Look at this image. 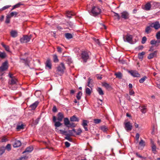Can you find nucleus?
<instances>
[{
	"instance_id": "nucleus-1",
	"label": "nucleus",
	"mask_w": 160,
	"mask_h": 160,
	"mask_svg": "<svg viewBox=\"0 0 160 160\" xmlns=\"http://www.w3.org/2000/svg\"><path fill=\"white\" fill-rule=\"evenodd\" d=\"M79 120V118L75 115H74L70 117V120L67 118H64V124L66 127L68 128H73L76 127L77 124L73 122H78Z\"/></svg>"
},
{
	"instance_id": "nucleus-2",
	"label": "nucleus",
	"mask_w": 160,
	"mask_h": 160,
	"mask_svg": "<svg viewBox=\"0 0 160 160\" xmlns=\"http://www.w3.org/2000/svg\"><path fill=\"white\" fill-rule=\"evenodd\" d=\"M82 132V131H60V133L66 135L65 138L69 141H72L71 136L79 135Z\"/></svg>"
},
{
	"instance_id": "nucleus-3",
	"label": "nucleus",
	"mask_w": 160,
	"mask_h": 160,
	"mask_svg": "<svg viewBox=\"0 0 160 160\" xmlns=\"http://www.w3.org/2000/svg\"><path fill=\"white\" fill-rule=\"evenodd\" d=\"M123 38L124 42H127L131 44L132 43V35L128 34L125 36L123 35Z\"/></svg>"
},
{
	"instance_id": "nucleus-4",
	"label": "nucleus",
	"mask_w": 160,
	"mask_h": 160,
	"mask_svg": "<svg viewBox=\"0 0 160 160\" xmlns=\"http://www.w3.org/2000/svg\"><path fill=\"white\" fill-rule=\"evenodd\" d=\"M93 16H95L100 13V9L98 7H93L91 11Z\"/></svg>"
},
{
	"instance_id": "nucleus-5",
	"label": "nucleus",
	"mask_w": 160,
	"mask_h": 160,
	"mask_svg": "<svg viewBox=\"0 0 160 160\" xmlns=\"http://www.w3.org/2000/svg\"><path fill=\"white\" fill-rule=\"evenodd\" d=\"M82 58L84 62H86L87 60L89 58V56L88 53L85 51H83L82 53Z\"/></svg>"
},
{
	"instance_id": "nucleus-6",
	"label": "nucleus",
	"mask_w": 160,
	"mask_h": 160,
	"mask_svg": "<svg viewBox=\"0 0 160 160\" xmlns=\"http://www.w3.org/2000/svg\"><path fill=\"white\" fill-rule=\"evenodd\" d=\"M8 62L7 61H5L3 62L2 66L0 67V72H2L7 70L8 68Z\"/></svg>"
},
{
	"instance_id": "nucleus-7",
	"label": "nucleus",
	"mask_w": 160,
	"mask_h": 160,
	"mask_svg": "<svg viewBox=\"0 0 160 160\" xmlns=\"http://www.w3.org/2000/svg\"><path fill=\"white\" fill-rule=\"evenodd\" d=\"M30 38L28 35L24 36L20 39V41L22 43H27L29 41Z\"/></svg>"
},
{
	"instance_id": "nucleus-8",
	"label": "nucleus",
	"mask_w": 160,
	"mask_h": 160,
	"mask_svg": "<svg viewBox=\"0 0 160 160\" xmlns=\"http://www.w3.org/2000/svg\"><path fill=\"white\" fill-rule=\"evenodd\" d=\"M65 68V66L63 63H61L57 68V70L58 72L63 73Z\"/></svg>"
},
{
	"instance_id": "nucleus-9",
	"label": "nucleus",
	"mask_w": 160,
	"mask_h": 160,
	"mask_svg": "<svg viewBox=\"0 0 160 160\" xmlns=\"http://www.w3.org/2000/svg\"><path fill=\"white\" fill-rule=\"evenodd\" d=\"M151 26L154 28L155 29H158L160 28V24L159 22L156 21L151 23Z\"/></svg>"
},
{
	"instance_id": "nucleus-10",
	"label": "nucleus",
	"mask_w": 160,
	"mask_h": 160,
	"mask_svg": "<svg viewBox=\"0 0 160 160\" xmlns=\"http://www.w3.org/2000/svg\"><path fill=\"white\" fill-rule=\"evenodd\" d=\"M121 17L124 19H127L129 18V14L127 11H123L121 13Z\"/></svg>"
},
{
	"instance_id": "nucleus-11",
	"label": "nucleus",
	"mask_w": 160,
	"mask_h": 160,
	"mask_svg": "<svg viewBox=\"0 0 160 160\" xmlns=\"http://www.w3.org/2000/svg\"><path fill=\"white\" fill-rule=\"evenodd\" d=\"M128 72L133 77H139L140 75L136 71L131 70L129 71Z\"/></svg>"
},
{
	"instance_id": "nucleus-12",
	"label": "nucleus",
	"mask_w": 160,
	"mask_h": 160,
	"mask_svg": "<svg viewBox=\"0 0 160 160\" xmlns=\"http://www.w3.org/2000/svg\"><path fill=\"white\" fill-rule=\"evenodd\" d=\"M139 146L138 148L139 149L142 150L145 145V142L142 139H141L139 143Z\"/></svg>"
},
{
	"instance_id": "nucleus-13",
	"label": "nucleus",
	"mask_w": 160,
	"mask_h": 160,
	"mask_svg": "<svg viewBox=\"0 0 160 160\" xmlns=\"http://www.w3.org/2000/svg\"><path fill=\"white\" fill-rule=\"evenodd\" d=\"M125 127L127 130H131L132 129V125L129 122L125 123Z\"/></svg>"
},
{
	"instance_id": "nucleus-14",
	"label": "nucleus",
	"mask_w": 160,
	"mask_h": 160,
	"mask_svg": "<svg viewBox=\"0 0 160 160\" xmlns=\"http://www.w3.org/2000/svg\"><path fill=\"white\" fill-rule=\"evenodd\" d=\"M66 16L67 17L69 18H71L72 16H74L76 15V13L72 11H66Z\"/></svg>"
},
{
	"instance_id": "nucleus-15",
	"label": "nucleus",
	"mask_w": 160,
	"mask_h": 160,
	"mask_svg": "<svg viewBox=\"0 0 160 160\" xmlns=\"http://www.w3.org/2000/svg\"><path fill=\"white\" fill-rule=\"evenodd\" d=\"M160 42V41L159 40H152L150 41V44H151L154 45V46L156 47L159 46Z\"/></svg>"
},
{
	"instance_id": "nucleus-16",
	"label": "nucleus",
	"mask_w": 160,
	"mask_h": 160,
	"mask_svg": "<svg viewBox=\"0 0 160 160\" xmlns=\"http://www.w3.org/2000/svg\"><path fill=\"white\" fill-rule=\"evenodd\" d=\"M46 66L49 69H51L52 68V64L51 60L49 59H48L46 63Z\"/></svg>"
},
{
	"instance_id": "nucleus-17",
	"label": "nucleus",
	"mask_w": 160,
	"mask_h": 160,
	"mask_svg": "<svg viewBox=\"0 0 160 160\" xmlns=\"http://www.w3.org/2000/svg\"><path fill=\"white\" fill-rule=\"evenodd\" d=\"M38 103L39 102L38 101L35 102L30 106L29 108H31V110L35 109L37 106Z\"/></svg>"
},
{
	"instance_id": "nucleus-18",
	"label": "nucleus",
	"mask_w": 160,
	"mask_h": 160,
	"mask_svg": "<svg viewBox=\"0 0 160 160\" xmlns=\"http://www.w3.org/2000/svg\"><path fill=\"white\" fill-rule=\"evenodd\" d=\"M88 121L87 120H83L82 121V125L85 129V130H88V129L87 127L88 126Z\"/></svg>"
},
{
	"instance_id": "nucleus-19",
	"label": "nucleus",
	"mask_w": 160,
	"mask_h": 160,
	"mask_svg": "<svg viewBox=\"0 0 160 160\" xmlns=\"http://www.w3.org/2000/svg\"><path fill=\"white\" fill-rule=\"evenodd\" d=\"M21 142L18 140H16L13 145V146L14 148H17L21 146Z\"/></svg>"
},
{
	"instance_id": "nucleus-20",
	"label": "nucleus",
	"mask_w": 160,
	"mask_h": 160,
	"mask_svg": "<svg viewBox=\"0 0 160 160\" xmlns=\"http://www.w3.org/2000/svg\"><path fill=\"white\" fill-rule=\"evenodd\" d=\"M64 118L63 114L61 112H59L58 114L57 119L59 121H61Z\"/></svg>"
},
{
	"instance_id": "nucleus-21",
	"label": "nucleus",
	"mask_w": 160,
	"mask_h": 160,
	"mask_svg": "<svg viewBox=\"0 0 160 160\" xmlns=\"http://www.w3.org/2000/svg\"><path fill=\"white\" fill-rule=\"evenodd\" d=\"M157 51H156L150 54L148 57V59H150L156 56Z\"/></svg>"
},
{
	"instance_id": "nucleus-22",
	"label": "nucleus",
	"mask_w": 160,
	"mask_h": 160,
	"mask_svg": "<svg viewBox=\"0 0 160 160\" xmlns=\"http://www.w3.org/2000/svg\"><path fill=\"white\" fill-rule=\"evenodd\" d=\"M33 150V148L32 147H29L27 148L23 152V153L28 152H30Z\"/></svg>"
},
{
	"instance_id": "nucleus-23",
	"label": "nucleus",
	"mask_w": 160,
	"mask_h": 160,
	"mask_svg": "<svg viewBox=\"0 0 160 160\" xmlns=\"http://www.w3.org/2000/svg\"><path fill=\"white\" fill-rule=\"evenodd\" d=\"M152 27L151 25L149 26H147L145 29V32L147 34L149 33L152 31Z\"/></svg>"
},
{
	"instance_id": "nucleus-24",
	"label": "nucleus",
	"mask_w": 160,
	"mask_h": 160,
	"mask_svg": "<svg viewBox=\"0 0 160 160\" xmlns=\"http://www.w3.org/2000/svg\"><path fill=\"white\" fill-rule=\"evenodd\" d=\"M11 35L13 38H15L18 36L17 32L15 30H12L10 32Z\"/></svg>"
},
{
	"instance_id": "nucleus-25",
	"label": "nucleus",
	"mask_w": 160,
	"mask_h": 160,
	"mask_svg": "<svg viewBox=\"0 0 160 160\" xmlns=\"http://www.w3.org/2000/svg\"><path fill=\"white\" fill-rule=\"evenodd\" d=\"M17 79L14 78L11 79L9 83L10 85H13L16 84L17 83Z\"/></svg>"
},
{
	"instance_id": "nucleus-26",
	"label": "nucleus",
	"mask_w": 160,
	"mask_h": 160,
	"mask_svg": "<svg viewBox=\"0 0 160 160\" xmlns=\"http://www.w3.org/2000/svg\"><path fill=\"white\" fill-rule=\"evenodd\" d=\"M20 60H21L22 61V63H24V64L26 66H29L28 64H29V62L28 61V60L27 58L24 59H23L22 58H21Z\"/></svg>"
},
{
	"instance_id": "nucleus-27",
	"label": "nucleus",
	"mask_w": 160,
	"mask_h": 160,
	"mask_svg": "<svg viewBox=\"0 0 160 160\" xmlns=\"http://www.w3.org/2000/svg\"><path fill=\"white\" fill-rule=\"evenodd\" d=\"M92 80L90 78H89L87 86L90 88H91L92 87Z\"/></svg>"
},
{
	"instance_id": "nucleus-28",
	"label": "nucleus",
	"mask_w": 160,
	"mask_h": 160,
	"mask_svg": "<svg viewBox=\"0 0 160 160\" xmlns=\"http://www.w3.org/2000/svg\"><path fill=\"white\" fill-rule=\"evenodd\" d=\"M151 8V4L149 2H148L145 5V8L146 10H149Z\"/></svg>"
},
{
	"instance_id": "nucleus-29",
	"label": "nucleus",
	"mask_w": 160,
	"mask_h": 160,
	"mask_svg": "<svg viewBox=\"0 0 160 160\" xmlns=\"http://www.w3.org/2000/svg\"><path fill=\"white\" fill-rule=\"evenodd\" d=\"M116 78L121 79L122 77V74L120 72H118L114 74Z\"/></svg>"
},
{
	"instance_id": "nucleus-30",
	"label": "nucleus",
	"mask_w": 160,
	"mask_h": 160,
	"mask_svg": "<svg viewBox=\"0 0 160 160\" xmlns=\"http://www.w3.org/2000/svg\"><path fill=\"white\" fill-rule=\"evenodd\" d=\"M53 59L54 62L55 63L58 62L59 61L58 56L56 54L53 55Z\"/></svg>"
},
{
	"instance_id": "nucleus-31",
	"label": "nucleus",
	"mask_w": 160,
	"mask_h": 160,
	"mask_svg": "<svg viewBox=\"0 0 160 160\" xmlns=\"http://www.w3.org/2000/svg\"><path fill=\"white\" fill-rule=\"evenodd\" d=\"M65 37L68 39H70L72 38V35L69 33H65Z\"/></svg>"
},
{
	"instance_id": "nucleus-32",
	"label": "nucleus",
	"mask_w": 160,
	"mask_h": 160,
	"mask_svg": "<svg viewBox=\"0 0 160 160\" xmlns=\"http://www.w3.org/2000/svg\"><path fill=\"white\" fill-rule=\"evenodd\" d=\"M145 54V52H142L141 53H139L138 54V58L141 60L142 59L143 55Z\"/></svg>"
},
{
	"instance_id": "nucleus-33",
	"label": "nucleus",
	"mask_w": 160,
	"mask_h": 160,
	"mask_svg": "<svg viewBox=\"0 0 160 160\" xmlns=\"http://www.w3.org/2000/svg\"><path fill=\"white\" fill-rule=\"evenodd\" d=\"M6 56V54L5 52H0V58H5Z\"/></svg>"
},
{
	"instance_id": "nucleus-34",
	"label": "nucleus",
	"mask_w": 160,
	"mask_h": 160,
	"mask_svg": "<svg viewBox=\"0 0 160 160\" xmlns=\"http://www.w3.org/2000/svg\"><path fill=\"white\" fill-rule=\"evenodd\" d=\"M24 125L23 124H21L20 125H18L17 126L16 129L18 130L22 129H24Z\"/></svg>"
},
{
	"instance_id": "nucleus-35",
	"label": "nucleus",
	"mask_w": 160,
	"mask_h": 160,
	"mask_svg": "<svg viewBox=\"0 0 160 160\" xmlns=\"http://www.w3.org/2000/svg\"><path fill=\"white\" fill-rule=\"evenodd\" d=\"M113 13L114 14V16L115 17V19H118V20H119L120 19V15L117 13L113 12Z\"/></svg>"
},
{
	"instance_id": "nucleus-36",
	"label": "nucleus",
	"mask_w": 160,
	"mask_h": 160,
	"mask_svg": "<svg viewBox=\"0 0 160 160\" xmlns=\"http://www.w3.org/2000/svg\"><path fill=\"white\" fill-rule=\"evenodd\" d=\"M152 150L154 153H156V152H157L156 151V147L155 145H151Z\"/></svg>"
},
{
	"instance_id": "nucleus-37",
	"label": "nucleus",
	"mask_w": 160,
	"mask_h": 160,
	"mask_svg": "<svg viewBox=\"0 0 160 160\" xmlns=\"http://www.w3.org/2000/svg\"><path fill=\"white\" fill-rule=\"evenodd\" d=\"M18 13L16 12H11L9 15V16L11 18V17H12L14 16L15 17L18 14Z\"/></svg>"
},
{
	"instance_id": "nucleus-38",
	"label": "nucleus",
	"mask_w": 160,
	"mask_h": 160,
	"mask_svg": "<svg viewBox=\"0 0 160 160\" xmlns=\"http://www.w3.org/2000/svg\"><path fill=\"white\" fill-rule=\"evenodd\" d=\"M5 148L4 147L0 148V156L2 155L5 152Z\"/></svg>"
},
{
	"instance_id": "nucleus-39",
	"label": "nucleus",
	"mask_w": 160,
	"mask_h": 160,
	"mask_svg": "<svg viewBox=\"0 0 160 160\" xmlns=\"http://www.w3.org/2000/svg\"><path fill=\"white\" fill-rule=\"evenodd\" d=\"M82 92L81 91H79L77 94L76 97L78 100H79L81 99V97L82 95Z\"/></svg>"
},
{
	"instance_id": "nucleus-40",
	"label": "nucleus",
	"mask_w": 160,
	"mask_h": 160,
	"mask_svg": "<svg viewBox=\"0 0 160 160\" xmlns=\"http://www.w3.org/2000/svg\"><path fill=\"white\" fill-rule=\"evenodd\" d=\"M10 18L11 17L9 16L8 15H7L6 16V18L5 22V23L7 24L9 23Z\"/></svg>"
},
{
	"instance_id": "nucleus-41",
	"label": "nucleus",
	"mask_w": 160,
	"mask_h": 160,
	"mask_svg": "<svg viewBox=\"0 0 160 160\" xmlns=\"http://www.w3.org/2000/svg\"><path fill=\"white\" fill-rule=\"evenodd\" d=\"M102 86L107 89L109 88L110 87L109 84L106 82L102 83Z\"/></svg>"
},
{
	"instance_id": "nucleus-42",
	"label": "nucleus",
	"mask_w": 160,
	"mask_h": 160,
	"mask_svg": "<svg viewBox=\"0 0 160 160\" xmlns=\"http://www.w3.org/2000/svg\"><path fill=\"white\" fill-rule=\"evenodd\" d=\"M147 78V77L146 76H144L143 78L140 79L139 80V82L140 83H142L144 82L146 79Z\"/></svg>"
},
{
	"instance_id": "nucleus-43",
	"label": "nucleus",
	"mask_w": 160,
	"mask_h": 160,
	"mask_svg": "<svg viewBox=\"0 0 160 160\" xmlns=\"http://www.w3.org/2000/svg\"><path fill=\"white\" fill-rule=\"evenodd\" d=\"M86 93L88 95H90L91 94V90L88 88H87L86 89Z\"/></svg>"
},
{
	"instance_id": "nucleus-44",
	"label": "nucleus",
	"mask_w": 160,
	"mask_h": 160,
	"mask_svg": "<svg viewBox=\"0 0 160 160\" xmlns=\"http://www.w3.org/2000/svg\"><path fill=\"white\" fill-rule=\"evenodd\" d=\"M151 2L152 3V5L156 7H158L160 5V3L159 2Z\"/></svg>"
},
{
	"instance_id": "nucleus-45",
	"label": "nucleus",
	"mask_w": 160,
	"mask_h": 160,
	"mask_svg": "<svg viewBox=\"0 0 160 160\" xmlns=\"http://www.w3.org/2000/svg\"><path fill=\"white\" fill-rule=\"evenodd\" d=\"M59 122H55V126L56 127H58L62 125V124Z\"/></svg>"
},
{
	"instance_id": "nucleus-46",
	"label": "nucleus",
	"mask_w": 160,
	"mask_h": 160,
	"mask_svg": "<svg viewBox=\"0 0 160 160\" xmlns=\"http://www.w3.org/2000/svg\"><path fill=\"white\" fill-rule=\"evenodd\" d=\"M68 25L70 26L71 28H73L74 26V23L71 22V21H68L67 22Z\"/></svg>"
},
{
	"instance_id": "nucleus-47",
	"label": "nucleus",
	"mask_w": 160,
	"mask_h": 160,
	"mask_svg": "<svg viewBox=\"0 0 160 160\" xmlns=\"http://www.w3.org/2000/svg\"><path fill=\"white\" fill-rule=\"evenodd\" d=\"M141 112L143 113H145L146 112V108L145 107H142L141 108Z\"/></svg>"
},
{
	"instance_id": "nucleus-48",
	"label": "nucleus",
	"mask_w": 160,
	"mask_h": 160,
	"mask_svg": "<svg viewBox=\"0 0 160 160\" xmlns=\"http://www.w3.org/2000/svg\"><path fill=\"white\" fill-rule=\"evenodd\" d=\"M93 40L96 43L99 45H100L99 39V38H94Z\"/></svg>"
},
{
	"instance_id": "nucleus-49",
	"label": "nucleus",
	"mask_w": 160,
	"mask_h": 160,
	"mask_svg": "<svg viewBox=\"0 0 160 160\" xmlns=\"http://www.w3.org/2000/svg\"><path fill=\"white\" fill-rule=\"evenodd\" d=\"M147 40V39L146 37L145 36L143 37L142 40V43L143 44H144L146 42Z\"/></svg>"
},
{
	"instance_id": "nucleus-50",
	"label": "nucleus",
	"mask_w": 160,
	"mask_h": 160,
	"mask_svg": "<svg viewBox=\"0 0 160 160\" xmlns=\"http://www.w3.org/2000/svg\"><path fill=\"white\" fill-rule=\"evenodd\" d=\"M28 159V157L26 156L22 157L16 160H26Z\"/></svg>"
},
{
	"instance_id": "nucleus-51",
	"label": "nucleus",
	"mask_w": 160,
	"mask_h": 160,
	"mask_svg": "<svg viewBox=\"0 0 160 160\" xmlns=\"http://www.w3.org/2000/svg\"><path fill=\"white\" fill-rule=\"evenodd\" d=\"M11 144H8L6 147L5 149H7L8 151H9L11 150Z\"/></svg>"
},
{
	"instance_id": "nucleus-52",
	"label": "nucleus",
	"mask_w": 160,
	"mask_h": 160,
	"mask_svg": "<svg viewBox=\"0 0 160 160\" xmlns=\"http://www.w3.org/2000/svg\"><path fill=\"white\" fill-rule=\"evenodd\" d=\"M136 155L137 157L139 158H141L142 159H145V158L142 157V156L139 154L138 153H136Z\"/></svg>"
},
{
	"instance_id": "nucleus-53",
	"label": "nucleus",
	"mask_w": 160,
	"mask_h": 160,
	"mask_svg": "<svg viewBox=\"0 0 160 160\" xmlns=\"http://www.w3.org/2000/svg\"><path fill=\"white\" fill-rule=\"evenodd\" d=\"M8 140L6 137L4 136L2 137V142H5L8 141Z\"/></svg>"
},
{
	"instance_id": "nucleus-54",
	"label": "nucleus",
	"mask_w": 160,
	"mask_h": 160,
	"mask_svg": "<svg viewBox=\"0 0 160 160\" xmlns=\"http://www.w3.org/2000/svg\"><path fill=\"white\" fill-rule=\"evenodd\" d=\"M95 124H98L100 122V119H94L93 120Z\"/></svg>"
},
{
	"instance_id": "nucleus-55",
	"label": "nucleus",
	"mask_w": 160,
	"mask_h": 160,
	"mask_svg": "<svg viewBox=\"0 0 160 160\" xmlns=\"http://www.w3.org/2000/svg\"><path fill=\"white\" fill-rule=\"evenodd\" d=\"M10 7V6H9V5H7V6H5L1 8V10L3 11V10H5L6 9Z\"/></svg>"
},
{
	"instance_id": "nucleus-56",
	"label": "nucleus",
	"mask_w": 160,
	"mask_h": 160,
	"mask_svg": "<svg viewBox=\"0 0 160 160\" xmlns=\"http://www.w3.org/2000/svg\"><path fill=\"white\" fill-rule=\"evenodd\" d=\"M52 111L53 112H57V109L55 106H54L52 108Z\"/></svg>"
},
{
	"instance_id": "nucleus-57",
	"label": "nucleus",
	"mask_w": 160,
	"mask_h": 160,
	"mask_svg": "<svg viewBox=\"0 0 160 160\" xmlns=\"http://www.w3.org/2000/svg\"><path fill=\"white\" fill-rule=\"evenodd\" d=\"M57 49L58 51L59 52V53H61L62 52V48L60 47L59 46L57 47Z\"/></svg>"
},
{
	"instance_id": "nucleus-58",
	"label": "nucleus",
	"mask_w": 160,
	"mask_h": 160,
	"mask_svg": "<svg viewBox=\"0 0 160 160\" xmlns=\"http://www.w3.org/2000/svg\"><path fill=\"white\" fill-rule=\"evenodd\" d=\"M4 48L6 51L8 52H10V48L9 46L6 45V46L4 47Z\"/></svg>"
},
{
	"instance_id": "nucleus-59",
	"label": "nucleus",
	"mask_w": 160,
	"mask_h": 160,
	"mask_svg": "<svg viewBox=\"0 0 160 160\" xmlns=\"http://www.w3.org/2000/svg\"><path fill=\"white\" fill-rule=\"evenodd\" d=\"M135 137L136 139V140L137 141V142H138L139 137V135L138 133H137L136 134Z\"/></svg>"
},
{
	"instance_id": "nucleus-60",
	"label": "nucleus",
	"mask_w": 160,
	"mask_h": 160,
	"mask_svg": "<svg viewBox=\"0 0 160 160\" xmlns=\"http://www.w3.org/2000/svg\"><path fill=\"white\" fill-rule=\"evenodd\" d=\"M101 28H104L106 30L107 29V27L104 24L101 23Z\"/></svg>"
},
{
	"instance_id": "nucleus-61",
	"label": "nucleus",
	"mask_w": 160,
	"mask_h": 160,
	"mask_svg": "<svg viewBox=\"0 0 160 160\" xmlns=\"http://www.w3.org/2000/svg\"><path fill=\"white\" fill-rule=\"evenodd\" d=\"M156 38L157 39H160V32H158L156 35Z\"/></svg>"
},
{
	"instance_id": "nucleus-62",
	"label": "nucleus",
	"mask_w": 160,
	"mask_h": 160,
	"mask_svg": "<svg viewBox=\"0 0 160 160\" xmlns=\"http://www.w3.org/2000/svg\"><path fill=\"white\" fill-rule=\"evenodd\" d=\"M65 146L66 147L68 148L69 147L70 145V144L68 142H66L65 143Z\"/></svg>"
},
{
	"instance_id": "nucleus-63",
	"label": "nucleus",
	"mask_w": 160,
	"mask_h": 160,
	"mask_svg": "<svg viewBox=\"0 0 160 160\" xmlns=\"http://www.w3.org/2000/svg\"><path fill=\"white\" fill-rule=\"evenodd\" d=\"M134 93V91L132 89L129 90V94L130 95H132Z\"/></svg>"
},
{
	"instance_id": "nucleus-64",
	"label": "nucleus",
	"mask_w": 160,
	"mask_h": 160,
	"mask_svg": "<svg viewBox=\"0 0 160 160\" xmlns=\"http://www.w3.org/2000/svg\"><path fill=\"white\" fill-rule=\"evenodd\" d=\"M143 48V47L142 45L139 46L138 48H137L138 50H142Z\"/></svg>"
}]
</instances>
